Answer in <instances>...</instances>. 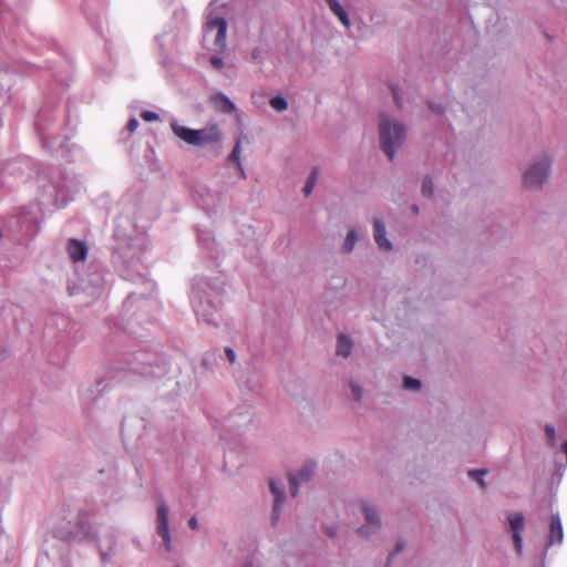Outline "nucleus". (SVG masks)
Masks as SVG:
<instances>
[{
	"label": "nucleus",
	"instance_id": "nucleus-1",
	"mask_svg": "<svg viewBox=\"0 0 567 567\" xmlns=\"http://www.w3.org/2000/svg\"><path fill=\"white\" fill-rule=\"evenodd\" d=\"M224 281L220 278L196 277L192 284L190 305L199 321L217 327L221 319Z\"/></svg>",
	"mask_w": 567,
	"mask_h": 567
},
{
	"label": "nucleus",
	"instance_id": "nucleus-2",
	"mask_svg": "<svg viewBox=\"0 0 567 567\" xmlns=\"http://www.w3.org/2000/svg\"><path fill=\"white\" fill-rule=\"evenodd\" d=\"M114 237L117 241L114 259L121 267L122 277L134 282H145L142 267L137 265V255L147 247L146 238L143 235L133 238L125 234L120 225L114 231Z\"/></svg>",
	"mask_w": 567,
	"mask_h": 567
},
{
	"label": "nucleus",
	"instance_id": "nucleus-3",
	"mask_svg": "<svg viewBox=\"0 0 567 567\" xmlns=\"http://www.w3.org/2000/svg\"><path fill=\"white\" fill-rule=\"evenodd\" d=\"M54 538L65 543L94 539L97 543L101 559L104 563L111 558L113 547L116 543V535L112 529L104 528L102 532L95 534L93 533V527L83 520L62 522L54 529Z\"/></svg>",
	"mask_w": 567,
	"mask_h": 567
},
{
	"label": "nucleus",
	"instance_id": "nucleus-4",
	"mask_svg": "<svg viewBox=\"0 0 567 567\" xmlns=\"http://www.w3.org/2000/svg\"><path fill=\"white\" fill-rule=\"evenodd\" d=\"M406 137L405 125L386 113L379 116V141L380 148L393 161L398 148H400Z\"/></svg>",
	"mask_w": 567,
	"mask_h": 567
},
{
	"label": "nucleus",
	"instance_id": "nucleus-5",
	"mask_svg": "<svg viewBox=\"0 0 567 567\" xmlns=\"http://www.w3.org/2000/svg\"><path fill=\"white\" fill-rule=\"evenodd\" d=\"M99 483L102 486L103 501L106 505L115 504L125 497L124 480L115 466L99 472Z\"/></svg>",
	"mask_w": 567,
	"mask_h": 567
},
{
	"label": "nucleus",
	"instance_id": "nucleus-6",
	"mask_svg": "<svg viewBox=\"0 0 567 567\" xmlns=\"http://www.w3.org/2000/svg\"><path fill=\"white\" fill-rule=\"evenodd\" d=\"M553 159L548 154L535 158L523 175V185L529 190H539L550 176Z\"/></svg>",
	"mask_w": 567,
	"mask_h": 567
},
{
	"label": "nucleus",
	"instance_id": "nucleus-7",
	"mask_svg": "<svg viewBox=\"0 0 567 567\" xmlns=\"http://www.w3.org/2000/svg\"><path fill=\"white\" fill-rule=\"evenodd\" d=\"M169 514L171 509L163 497L156 501L155 512V532L162 539V546L167 553L173 551V539L169 529Z\"/></svg>",
	"mask_w": 567,
	"mask_h": 567
},
{
	"label": "nucleus",
	"instance_id": "nucleus-8",
	"mask_svg": "<svg viewBox=\"0 0 567 567\" xmlns=\"http://www.w3.org/2000/svg\"><path fill=\"white\" fill-rule=\"evenodd\" d=\"M105 287L104 276L101 271L94 270L86 277H80L78 282L69 287L71 295L83 292L90 297H99Z\"/></svg>",
	"mask_w": 567,
	"mask_h": 567
},
{
	"label": "nucleus",
	"instance_id": "nucleus-9",
	"mask_svg": "<svg viewBox=\"0 0 567 567\" xmlns=\"http://www.w3.org/2000/svg\"><path fill=\"white\" fill-rule=\"evenodd\" d=\"M361 512L364 517L365 524L358 528V534L363 537H370L375 534L381 527V516L379 507L370 502H361Z\"/></svg>",
	"mask_w": 567,
	"mask_h": 567
},
{
	"label": "nucleus",
	"instance_id": "nucleus-10",
	"mask_svg": "<svg viewBox=\"0 0 567 567\" xmlns=\"http://www.w3.org/2000/svg\"><path fill=\"white\" fill-rule=\"evenodd\" d=\"M227 21L223 17L210 18L204 28L205 37L215 33L214 47L216 50L224 52L227 49Z\"/></svg>",
	"mask_w": 567,
	"mask_h": 567
},
{
	"label": "nucleus",
	"instance_id": "nucleus-11",
	"mask_svg": "<svg viewBox=\"0 0 567 567\" xmlns=\"http://www.w3.org/2000/svg\"><path fill=\"white\" fill-rule=\"evenodd\" d=\"M81 182L75 176H64L63 182H59L53 186L54 202L58 205H65L68 200L72 199L73 195L80 192Z\"/></svg>",
	"mask_w": 567,
	"mask_h": 567
},
{
	"label": "nucleus",
	"instance_id": "nucleus-12",
	"mask_svg": "<svg viewBox=\"0 0 567 567\" xmlns=\"http://www.w3.org/2000/svg\"><path fill=\"white\" fill-rule=\"evenodd\" d=\"M269 488H270L272 495L275 496L270 520H271L272 526H277L280 520L281 511L284 507L285 498H286L285 497V484L279 478H270Z\"/></svg>",
	"mask_w": 567,
	"mask_h": 567
},
{
	"label": "nucleus",
	"instance_id": "nucleus-13",
	"mask_svg": "<svg viewBox=\"0 0 567 567\" xmlns=\"http://www.w3.org/2000/svg\"><path fill=\"white\" fill-rule=\"evenodd\" d=\"M315 464L313 463H307L305 464L300 470H298L293 474H289L288 481L290 486V494L292 497H296L299 493V487L308 483L313 474H315Z\"/></svg>",
	"mask_w": 567,
	"mask_h": 567
},
{
	"label": "nucleus",
	"instance_id": "nucleus-14",
	"mask_svg": "<svg viewBox=\"0 0 567 567\" xmlns=\"http://www.w3.org/2000/svg\"><path fill=\"white\" fill-rule=\"evenodd\" d=\"M194 136H195L194 146H197V147L212 145V144L218 143L221 140L220 130L216 124L206 126L200 130H195Z\"/></svg>",
	"mask_w": 567,
	"mask_h": 567
},
{
	"label": "nucleus",
	"instance_id": "nucleus-15",
	"mask_svg": "<svg viewBox=\"0 0 567 567\" xmlns=\"http://www.w3.org/2000/svg\"><path fill=\"white\" fill-rule=\"evenodd\" d=\"M509 528L512 532L513 542L515 545V549L518 555L523 551V537L522 532L524 530L525 526V518L523 514L520 513H511L507 517Z\"/></svg>",
	"mask_w": 567,
	"mask_h": 567
},
{
	"label": "nucleus",
	"instance_id": "nucleus-16",
	"mask_svg": "<svg viewBox=\"0 0 567 567\" xmlns=\"http://www.w3.org/2000/svg\"><path fill=\"white\" fill-rule=\"evenodd\" d=\"M373 237L378 248L382 251H391L393 246L386 237L385 223L381 218H375L373 223Z\"/></svg>",
	"mask_w": 567,
	"mask_h": 567
},
{
	"label": "nucleus",
	"instance_id": "nucleus-17",
	"mask_svg": "<svg viewBox=\"0 0 567 567\" xmlns=\"http://www.w3.org/2000/svg\"><path fill=\"white\" fill-rule=\"evenodd\" d=\"M323 1L328 6L330 12L338 19L340 24L346 30H349L352 27V22H351L348 10L341 3V1L340 0H323Z\"/></svg>",
	"mask_w": 567,
	"mask_h": 567
},
{
	"label": "nucleus",
	"instance_id": "nucleus-18",
	"mask_svg": "<svg viewBox=\"0 0 567 567\" xmlns=\"http://www.w3.org/2000/svg\"><path fill=\"white\" fill-rule=\"evenodd\" d=\"M564 539V529L559 514H551L549 523L547 546L560 545Z\"/></svg>",
	"mask_w": 567,
	"mask_h": 567
},
{
	"label": "nucleus",
	"instance_id": "nucleus-19",
	"mask_svg": "<svg viewBox=\"0 0 567 567\" xmlns=\"http://www.w3.org/2000/svg\"><path fill=\"white\" fill-rule=\"evenodd\" d=\"M87 246L85 243L78 239H70L66 246V251L72 261H84L87 256Z\"/></svg>",
	"mask_w": 567,
	"mask_h": 567
},
{
	"label": "nucleus",
	"instance_id": "nucleus-20",
	"mask_svg": "<svg viewBox=\"0 0 567 567\" xmlns=\"http://www.w3.org/2000/svg\"><path fill=\"white\" fill-rule=\"evenodd\" d=\"M101 385L102 381H97L81 389L80 396L84 405H90L102 394L104 389H101Z\"/></svg>",
	"mask_w": 567,
	"mask_h": 567
},
{
	"label": "nucleus",
	"instance_id": "nucleus-21",
	"mask_svg": "<svg viewBox=\"0 0 567 567\" xmlns=\"http://www.w3.org/2000/svg\"><path fill=\"white\" fill-rule=\"evenodd\" d=\"M212 103L223 113L230 114L236 111L235 103L227 95L220 92L212 96Z\"/></svg>",
	"mask_w": 567,
	"mask_h": 567
},
{
	"label": "nucleus",
	"instance_id": "nucleus-22",
	"mask_svg": "<svg viewBox=\"0 0 567 567\" xmlns=\"http://www.w3.org/2000/svg\"><path fill=\"white\" fill-rule=\"evenodd\" d=\"M171 127H172L173 133L178 138H181L185 143L194 146V141H195V136H194L195 130L194 128H189L187 126L181 125L176 121H172Z\"/></svg>",
	"mask_w": 567,
	"mask_h": 567
},
{
	"label": "nucleus",
	"instance_id": "nucleus-23",
	"mask_svg": "<svg viewBox=\"0 0 567 567\" xmlns=\"http://www.w3.org/2000/svg\"><path fill=\"white\" fill-rule=\"evenodd\" d=\"M353 348L352 340L344 334L339 336L337 341V354L343 358H348L351 354Z\"/></svg>",
	"mask_w": 567,
	"mask_h": 567
},
{
	"label": "nucleus",
	"instance_id": "nucleus-24",
	"mask_svg": "<svg viewBox=\"0 0 567 567\" xmlns=\"http://www.w3.org/2000/svg\"><path fill=\"white\" fill-rule=\"evenodd\" d=\"M358 240H359V235H358L357 230L355 229L349 230V233L347 234V237L344 239V243H343V247H342L343 251L347 254H350L354 249Z\"/></svg>",
	"mask_w": 567,
	"mask_h": 567
},
{
	"label": "nucleus",
	"instance_id": "nucleus-25",
	"mask_svg": "<svg viewBox=\"0 0 567 567\" xmlns=\"http://www.w3.org/2000/svg\"><path fill=\"white\" fill-rule=\"evenodd\" d=\"M8 91V72L6 70H0V101H2L3 103H6L9 100Z\"/></svg>",
	"mask_w": 567,
	"mask_h": 567
},
{
	"label": "nucleus",
	"instance_id": "nucleus-26",
	"mask_svg": "<svg viewBox=\"0 0 567 567\" xmlns=\"http://www.w3.org/2000/svg\"><path fill=\"white\" fill-rule=\"evenodd\" d=\"M246 138L245 135L240 134L236 137L234 148L228 156L229 162H235L236 164L240 163V154H241V141Z\"/></svg>",
	"mask_w": 567,
	"mask_h": 567
},
{
	"label": "nucleus",
	"instance_id": "nucleus-27",
	"mask_svg": "<svg viewBox=\"0 0 567 567\" xmlns=\"http://www.w3.org/2000/svg\"><path fill=\"white\" fill-rule=\"evenodd\" d=\"M422 388V382L413 377H404L403 389L411 392H419Z\"/></svg>",
	"mask_w": 567,
	"mask_h": 567
},
{
	"label": "nucleus",
	"instance_id": "nucleus-28",
	"mask_svg": "<svg viewBox=\"0 0 567 567\" xmlns=\"http://www.w3.org/2000/svg\"><path fill=\"white\" fill-rule=\"evenodd\" d=\"M487 474V470L485 468H478V470H470L468 476L473 481L477 482L482 488H486V482L484 480L485 475Z\"/></svg>",
	"mask_w": 567,
	"mask_h": 567
},
{
	"label": "nucleus",
	"instance_id": "nucleus-29",
	"mask_svg": "<svg viewBox=\"0 0 567 567\" xmlns=\"http://www.w3.org/2000/svg\"><path fill=\"white\" fill-rule=\"evenodd\" d=\"M349 386H350L352 399L358 402L361 401L364 395V390H363L362 385L355 380H350Z\"/></svg>",
	"mask_w": 567,
	"mask_h": 567
},
{
	"label": "nucleus",
	"instance_id": "nucleus-30",
	"mask_svg": "<svg viewBox=\"0 0 567 567\" xmlns=\"http://www.w3.org/2000/svg\"><path fill=\"white\" fill-rule=\"evenodd\" d=\"M269 104L277 112H284V111H286L288 109V102L281 95H277V96L271 97L270 101H269Z\"/></svg>",
	"mask_w": 567,
	"mask_h": 567
},
{
	"label": "nucleus",
	"instance_id": "nucleus-31",
	"mask_svg": "<svg viewBox=\"0 0 567 567\" xmlns=\"http://www.w3.org/2000/svg\"><path fill=\"white\" fill-rule=\"evenodd\" d=\"M546 434V442L549 446L554 447L556 445V430L551 424H545L544 426Z\"/></svg>",
	"mask_w": 567,
	"mask_h": 567
},
{
	"label": "nucleus",
	"instance_id": "nucleus-32",
	"mask_svg": "<svg viewBox=\"0 0 567 567\" xmlns=\"http://www.w3.org/2000/svg\"><path fill=\"white\" fill-rule=\"evenodd\" d=\"M316 182H317V172H312L310 174V176L308 177V179L303 186V189H302L305 196H309L312 193Z\"/></svg>",
	"mask_w": 567,
	"mask_h": 567
},
{
	"label": "nucleus",
	"instance_id": "nucleus-33",
	"mask_svg": "<svg viewBox=\"0 0 567 567\" xmlns=\"http://www.w3.org/2000/svg\"><path fill=\"white\" fill-rule=\"evenodd\" d=\"M422 195L425 197H431L434 192L433 182L430 177H425L422 182Z\"/></svg>",
	"mask_w": 567,
	"mask_h": 567
},
{
	"label": "nucleus",
	"instance_id": "nucleus-34",
	"mask_svg": "<svg viewBox=\"0 0 567 567\" xmlns=\"http://www.w3.org/2000/svg\"><path fill=\"white\" fill-rule=\"evenodd\" d=\"M43 553H44L45 556H48L51 559H55L56 557H59L61 560H63L62 554H60V551L53 550L52 546H50V542L49 540H47L45 544H44Z\"/></svg>",
	"mask_w": 567,
	"mask_h": 567
},
{
	"label": "nucleus",
	"instance_id": "nucleus-35",
	"mask_svg": "<svg viewBox=\"0 0 567 567\" xmlns=\"http://www.w3.org/2000/svg\"><path fill=\"white\" fill-rule=\"evenodd\" d=\"M209 63H210L212 68L216 71H221L225 66V62H224L223 58L219 56L218 54L212 55L209 58Z\"/></svg>",
	"mask_w": 567,
	"mask_h": 567
},
{
	"label": "nucleus",
	"instance_id": "nucleus-36",
	"mask_svg": "<svg viewBox=\"0 0 567 567\" xmlns=\"http://www.w3.org/2000/svg\"><path fill=\"white\" fill-rule=\"evenodd\" d=\"M391 92H392V96H393L394 103L396 104V106L399 109H402L403 107V97L401 95L400 90L395 85H392L391 86Z\"/></svg>",
	"mask_w": 567,
	"mask_h": 567
},
{
	"label": "nucleus",
	"instance_id": "nucleus-37",
	"mask_svg": "<svg viewBox=\"0 0 567 567\" xmlns=\"http://www.w3.org/2000/svg\"><path fill=\"white\" fill-rule=\"evenodd\" d=\"M141 117L146 122H153L159 118L158 114L153 111H143Z\"/></svg>",
	"mask_w": 567,
	"mask_h": 567
},
{
	"label": "nucleus",
	"instance_id": "nucleus-38",
	"mask_svg": "<svg viewBox=\"0 0 567 567\" xmlns=\"http://www.w3.org/2000/svg\"><path fill=\"white\" fill-rule=\"evenodd\" d=\"M429 107H430L431 111H433L436 114H442L444 112V107L440 103L431 102Z\"/></svg>",
	"mask_w": 567,
	"mask_h": 567
},
{
	"label": "nucleus",
	"instance_id": "nucleus-39",
	"mask_svg": "<svg viewBox=\"0 0 567 567\" xmlns=\"http://www.w3.org/2000/svg\"><path fill=\"white\" fill-rule=\"evenodd\" d=\"M225 354H226L227 360L230 363H234L236 361V353H235V351L231 348L226 347L225 348Z\"/></svg>",
	"mask_w": 567,
	"mask_h": 567
},
{
	"label": "nucleus",
	"instance_id": "nucleus-40",
	"mask_svg": "<svg viewBox=\"0 0 567 567\" xmlns=\"http://www.w3.org/2000/svg\"><path fill=\"white\" fill-rule=\"evenodd\" d=\"M138 127V121L135 117H132L127 123V130L133 133Z\"/></svg>",
	"mask_w": 567,
	"mask_h": 567
},
{
	"label": "nucleus",
	"instance_id": "nucleus-41",
	"mask_svg": "<svg viewBox=\"0 0 567 567\" xmlns=\"http://www.w3.org/2000/svg\"><path fill=\"white\" fill-rule=\"evenodd\" d=\"M404 547H405L404 543H401V542L398 543L395 545L394 551L390 555L389 560L392 559L394 555L401 553L404 549Z\"/></svg>",
	"mask_w": 567,
	"mask_h": 567
},
{
	"label": "nucleus",
	"instance_id": "nucleus-42",
	"mask_svg": "<svg viewBox=\"0 0 567 567\" xmlns=\"http://www.w3.org/2000/svg\"><path fill=\"white\" fill-rule=\"evenodd\" d=\"M324 532L330 537H334L337 535V533H338V528L336 526H326L324 527Z\"/></svg>",
	"mask_w": 567,
	"mask_h": 567
},
{
	"label": "nucleus",
	"instance_id": "nucleus-43",
	"mask_svg": "<svg viewBox=\"0 0 567 567\" xmlns=\"http://www.w3.org/2000/svg\"><path fill=\"white\" fill-rule=\"evenodd\" d=\"M188 526H189L190 529L197 530L198 529V520H197V518L196 517H190L188 519Z\"/></svg>",
	"mask_w": 567,
	"mask_h": 567
},
{
	"label": "nucleus",
	"instance_id": "nucleus-44",
	"mask_svg": "<svg viewBox=\"0 0 567 567\" xmlns=\"http://www.w3.org/2000/svg\"><path fill=\"white\" fill-rule=\"evenodd\" d=\"M250 421H251V415H250V413H245V414L243 415V422H241L239 425L248 424Z\"/></svg>",
	"mask_w": 567,
	"mask_h": 567
},
{
	"label": "nucleus",
	"instance_id": "nucleus-45",
	"mask_svg": "<svg viewBox=\"0 0 567 567\" xmlns=\"http://www.w3.org/2000/svg\"><path fill=\"white\" fill-rule=\"evenodd\" d=\"M54 142H49L45 137H43V146L47 147V148H54Z\"/></svg>",
	"mask_w": 567,
	"mask_h": 567
},
{
	"label": "nucleus",
	"instance_id": "nucleus-46",
	"mask_svg": "<svg viewBox=\"0 0 567 567\" xmlns=\"http://www.w3.org/2000/svg\"><path fill=\"white\" fill-rule=\"evenodd\" d=\"M237 168H238V171H239V176H240L241 178H246V173H245V169H244V167H243L241 163L237 164Z\"/></svg>",
	"mask_w": 567,
	"mask_h": 567
},
{
	"label": "nucleus",
	"instance_id": "nucleus-47",
	"mask_svg": "<svg viewBox=\"0 0 567 567\" xmlns=\"http://www.w3.org/2000/svg\"><path fill=\"white\" fill-rule=\"evenodd\" d=\"M241 567H257V566H255V564L251 560H249V561L244 563Z\"/></svg>",
	"mask_w": 567,
	"mask_h": 567
},
{
	"label": "nucleus",
	"instance_id": "nucleus-48",
	"mask_svg": "<svg viewBox=\"0 0 567 567\" xmlns=\"http://www.w3.org/2000/svg\"><path fill=\"white\" fill-rule=\"evenodd\" d=\"M412 212H413L414 214H417V213H419V207H417L416 205H413V206H412Z\"/></svg>",
	"mask_w": 567,
	"mask_h": 567
},
{
	"label": "nucleus",
	"instance_id": "nucleus-49",
	"mask_svg": "<svg viewBox=\"0 0 567 567\" xmlns=\"http://www.w3.org/2000/svg\"><path fill=\"white\" fill-rule=\"evenodd\" d=\"M257 56H258V51H254V52H252V58H254V59H257Z\"/></svg>",
	"mask_w": 567,
	"mask_h": 567
},
{
	"label": "nucleus",
	"instance_id": "nucleus-50",
	"mask_svg": "<svg viewBox=\"0 0 567 567\" xmlns=\"http://www.w3.org/2000/svg\"><path fill=\"white\" fill-rule=\"evenodd\" d=\"M2 237V233L0 231V238Z\"/></svg>",
	"mask_w": 567,
	"mask_h": 567
}]
</instances>
